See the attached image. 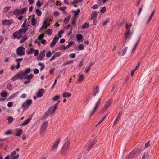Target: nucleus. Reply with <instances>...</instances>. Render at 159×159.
I'll return each instance as SVG.
<instances>
[{
    "label": "nucleus",
    "instance_id": "47",
    "mask_svg": "<svg viewBox=\"0 0 159 159\" xmlns=\"http://www.w3.org/2000/svg\"><path fill=\"white\" fill-rule=\"evenodd\" d=\"M154 13V11L153 12H152V13H151V15L149 17V18L148 19V21H147V24H148L149 23V22L151 20L152 17L153 16Z\"/></svg>",
    "mask_w": 159,
    "mask_h": 159
},
{
    "label": "nucleus",
    "instance_id": "2",
    "mask_svg": "<svg viewBox=\"0 0 159 159\" xmlns=\"http://www.w3.org/2000/svg\"><path fill=\"white\" fill-rule=\"evenodd\" d=\"M60 101H58L55 104L53 105L46 112L44 116H48L53 113L59 105Z\"/></svg>",
    "mask_w": 159,
    "mask_h": 159
},
{
    "label": "nucleus",
    "instance_id": "54",
    "mask_svg": "<svg viewBox=\"0 0 159 159\" xmlns=\"http://www.w3.org/2000/svg\"><path fill=\"white\" fill-rule=\"evenodd\" d=\"M52 55L51 52L49 51L48 53L46 54V56L47 58H48L50 57Z\"/></svg>",
    "mask_w": 159,
    "mask_h": 159
},
{
    "label": "nucleus",
    "instance_id": "4",
    "mask_svg": "<svg viewBox=\"0 0 159 159\" xmlns=\"http://www.w3.org/2000/svg\"><path fill=\"white\" fill-rule=\"evenodd\" d=\"M51 20V19L49 18L45 19L42 25V26L40 28V30H45L47 28L50 26V22Z\"/></svg>",
    "mask_w": 159,
    "mask_h": 159
},
{
    "label": "nucleus",
    "instance_id": "15",
    "mask_svg": "<svg viewBox=\"0 0 159 159\" xmlns=\"http://www.w3.org/2000/svg\"><path fill=\"white\" fill-rule=\"evenodd\" d=\"M13 22L11 20H5L3 21L2 24L4 25H9L12 23Z\"/></svg>",
    "mask_w": 159,
    "mask_h": 159
},
{
    "label": "nucleus",
    "instance_id": "40",
    "mask_svg": "<svg viewBox=\"0 0 159 159\" xmlns=\"http://www.w3.org/2000/svg\"><path fill=\"white\" fill-rule=\"evenodd\" d=\"M84 49V47L83 44H80L78 47V50H82Z\"/></svg>",
    "mask_w": 159,
    "mask_h": 159
},
{
    "label": "nucleus",
    "instance_id": "31",
    "mask_svg": "<svg viewBox=\"0 0 159 159\" xmlns=\"http://www.w3.org/2000/svg\"><path fill=\"white\" fill-rule=\"evenodd\" d=\"M20 11L19 9H16L14 10L13 11V14L15 15H17L19 14Z\"/></svg>",
    "mask_w": 159,
    "mask_h": 159
},
{
    "label": "nucleus",
    "instance_id": "25",
    "mask_svg": "<svg viewBox=\"0 0 159 159\" xmlns=\"http://www.w3.org/2000/svg\"><path fill=\"white\" fill-rule=\"evenodd\" d=\"M63 98H68L70 97L71 96V94L69 92H65L62 94Z\"/></svg>",
    "mask_w": 159,
    "mask_h": 159
},
{
    "label": "nucleus",
    "instance_id": "18",
    "mask_svg": "<svg viewBox=\"0 0 159 159\" xmlns=\"http://www.w3.org/2000/svg\"><path fill=\"white\" fill-rule=\"evenodd\" d=\"M127 49V47H125V49L122 50L120 51H119L118 54L120 56H123L125 55Z\"/></svg>",
    "mask_w": 159,
    "mask_h": 159
},
{
    "label": "nucleus",
    "instance_id": "22",
    "mask_svg": "<svg viewBox=\"0 0 159 159\" xmlns=\"http://www.w3.org/2000/svg\"><path fill=\"white\" fill-rule=\"evenodd\" d=\"M140 38V36H139L136 39V44H135L134 47L133 48L132 52H133L135 49L136 48V47H137V44H138V42H139V40Z\"/></svg>",
    "mask_w": 159,
    "mask_h": 159
},
{
    "label": "nucleus",
    "instance_id": "30",
    "mask_svg": "<svg viewBox=\"0 0 159 159\" xmlns=\"http://www.w3.org/2000/svg\"><path fill=\"white\" fill-rule=\"evenodd\" d=\"M33 76L34 75L33 74H30L28 76H26V78L27 80L30 81L31 79L33 78Z\"/></svg>",
    "mask_w": 159,
    "mask_h": 159
},
{
    "label": "nucleus",
    "instance_id": "10",
    "mask_svg": "<svg viewBox=\"0 0 159 159\" xmlns=\"http://www.w3.org/2000/svg\"><path fill=\"white\" fill-rule=\"evenodd\" d=\"M60 139H59L57 140L53 143L52 147V150L54 152H56L57 150V148L59 143L60 142Z\"/></svg>",
    "mask_w": 159,
    "mask_h": 159
},
{
    "label": "nucleus",
    "instance_id": "13",
    "mask_svg": "<svg viewBox=\"0 0 159 159\" xmlns=\"http://www.w3.org/2000/svg\"><path fill=\"white\" fill-rule=\"evenodd\" d=\"M59 40V38L57 35L55 36L53 39L52 42L51 43L50 46L51 47H53Z\"/></svg>",
    "mask_w": 159,
    "mask_h": 159
},
{
    "label": "nucleus",
    "instance_id": "16",
    "mask_svg": "<svg viewBox=\"0 0 159 159\" xmlns=\"http://www.w3.org/2000/svg\"><path fill=\"white\" fill-rule=\"evenodd\" d=\"M93 95L94 97H95L97 94H98L99 92V89L98 86H97L94 88L93 89Z\"/></svg>",
    "mask_w": 159,
    "mask_h": 159
},
{
    "label": "nucleus",
    "instance_id": "42",
    "mask_svg": "<svg viewBox=\"0 0 159 159\" xmlns=\"http://www.w3.org/2000/svg\"><path fill=\"white\" fill-rule=\"evenodd\" d=\"M84 77V76L83 75H79V76L78 79V81L79 82H81L82 80Z\"/></svg>",
    "mask_w": 159,
    "mask_h": 159
},
{
    "label": "nucleus",
    "instance_id": "6",
    "mask_svg": "<svg viewBox=\"0 0 159 159\" xmlns=\"http://www.w3.org/2000/svg\"><path fill=\"white\" fill-rule=\"evenodd\" d=\"M48 124V122L47 121H45L42 124L40 129V135L41 136H43L44 134V132L47 128V125Z\"/></svg>",
    "mask_w": 159,
    "mask_h": 159
},
{
    "label": "nucleus",
    "instance_id": "23",
    "mask_svg": "<svg viewBox=\"0 0 159 159\" xmlns=\"http://www.w3.org/2000/svg\"><path fill=\"white\" fill-rule=\"evenodd\" d=\"M34 48H30L27 51V53L28 54H32L34 52Z\"/></svg>",
    "mask_w": 159,
    "mask_h": 159
},
{
    "label": "nucleus",
    "instance_id": "48",
    "mask_svg": "<svg viewBox=\"0 0 159 159\" xmlns=\"http://www.w3.org/2000/svg\"><path fill=\"white\" fill-rule=\"evenodd\" d=\"M12 85L10 83L8 84H7V88L9 90H11L12 89Z\"/></svg>",
    "mask_w": 159,
    "mask_h": 159
},
{
    "label": "nucleus",
    "instance_id": "45",
    "mask_svg": "<svg viewBox=\"0 0 159 159\" xmlns=\"http://www.w3.org/2000/svg\"><path fill=\"white\" fill-rule=\"evenodd\" d=\"M69 48V47L68 46V45H67L66 46L63 45L61 47L60 49L61 50H66V49H67Z\"/></svg>",
    "mask_w": 159,
    "mask_h": 159
},
{
    "label": "nucleus",
    "instance_id": "35",
    "mask_svg": "<svg viewBox=\"0 0 159 159\" xmlns=\"http://www.w3.org/2000/svg\"><path fill=\"white\" fill-rule=\"evenodd\" d=\"M23 131L21 129H19L17 132L16 134L17 136H20L22 134Z\"/></svg>",
    "mask_w": 159,
    "mask_h": 159
},
{
    "label": "nucleus",
    "instance_id": "3",
    "mask_svg": "<svg viewBox=\"0 0 159 159\" xmlns=\"http://www.w3.org/2000/svg\"><path fill=\"white\" fill-rule=\"evenodd\" d=\"M70 144V142L68 141L62 146L61 152L63 155H65L68 152L69 150Z\"/></svg>",
    "mask_w": 159,
    "mask_h": 159
},
{
    "label": "nucleus",
    "instance_id": "62",
    "mask_svg": "<svg viewBox=\"0 0 159 159\" xmlns=\"http://www.w3.org/2000/svg\"><path fill=\"white\" fill-rule=\"evenodd\" d=\"M76 17H73L72 19L73 20L72 21V23L73 25H75V19H76Z\"/></svg>",
    "mask_w": 159,
    "mask_h": 159
},
{
    "label": "nucleus",
    "instance_id": "63",
    "mask_svg": "<svg viewBox=\"0 0 159 159\" xmlns=\"http://www.w3.org/2000/svg\"><path fill=\"white\" fill-rule=\"evenodd\" d=\"M118 118H117L115 120L113 124V126H114L116 125L118 121Z\"/></svg>",
    "mask_w": 159,
    "mask_h": 159
},
{
    "label": "nucleus",
    "instance_id": "60",
    "mask_svg": "<svg viewBox=\"0 0 159 159\" xmlns=\"http://www.w3.org/2000/svg\"><path fill=\"white\" fill-rule=\"evenodd\" d=\"M44 37V35L43 34H41L38 37V39L39 40H40L43 39Z\"/></svg>",
    "mask_w": 159,
    "mask_h": 159
},
{
    "label": "nucleus",
    "instance_id": "53",
    "mask_svg": "<svg viewBox=\"0 0 159 159\" xmlns=\"http://www.w3.org/2000/svg\"><path fill=\"white\" fill-rule=\"evenodd\" d=\"M36 24V20L35 19L32 18L31 20V25L34 26Z\"/></svg>",
    "mask_w": 159,
    "mask_h": 159
},
{
    "label": "nucleus",
    "instance_id": "55",
    "mask_svg": "<svg viewBox=\"0 0 159 159\" xmlns=\"http://www.w3.org/2000/svg\"><path fill=\"white\" fill-rule=\"evenodd\" d=\"M36 5L39 7L41 6V1L39 0H38L36 2Z\"/></svg>",
    "mask_w": 159,
    "mask_h": 159
},
{
    "label": "nucleus",
    "instance_id": "34",
    "mask_svg": "<svg viewBox=\"0 0 159 159\" xmlns=\"http://www.w3.org/2000/svg\"><path fill=\"white\" fill-rule=\"evenodd\" d=\"M35 12L38 16H39L41 15L42 12L39 9H36L35 10Z\"/></svg>",
    "mask_w": 159,
    "mask_h": 159
},
{
    "label": "nucleus",
    "instance_id": "49",
    "mask_svg": "<svg viewBox=\"0 0 159 159\" xmlns=\"http://www.w3.org/2000/svg\"><path fill=\"white\" fill-rule=\"evenodd\" d=\"M27 39V37L25 36V37H23L20 41V43H23V42H24L26 39Z\"/></svg>",
    "mask_w": 159,
    "mask_h": 159
},
{
    "label": "nucleus",
    "instance_id": "37",
    "mask_svg": "<svg viewBox=\"0 0 159 159\" xmlns=\"http://www.w3.org/2000/svg\"><path fill=\"white\" fill-rule=\"evenodd\" d=\"M38 65L41 67V68L40 69V70H43L45 68V65L43 63H39L38 64Z\"/></svg>",
    "mask_w": 159,
    "mask_h": 159
},
{
    "label": "nucleus",
    "instance_id": "8",
    "mask_svg": "<svg viewBox=\"0 0 159 159\" xmlns=\"http://www.w3.org/2000/svg\"><path fill=\"white\" fill-rule=\"evenodd\" d=\"M112 102V99H110L108 101H106V104L104 105L102 108V113L106 111L108 108L110 107V105L111 104Z\"/></svg>",
    "mask_w": 159,
    "mask_h": 159
},
{
    "label": "nucleus",
    "instance_id": "32",
    "mask_svg": "<svg viewBox=\"0 0 159 159\" xmlns=\"http://www.w3.org/2000/svg\"><path fill=\"white\" fill-rule=\"evenodd\" d=\"M67 8V7H60L59 8V9L62 11L63 13L65 14L66 13V11H65V10Z\"/></svg>",
    "mask_w": 159,
    "mask_h": 159
},
{
    "label": "nucleus",
    "instance_id": "27",
    "mask_svg": "<svg viewBox=\"0 0 159 159\" xmlns=\"http://www.w3.org/2000/svg\"><path fill=\"white\" fill-rule=\"evenodd\" d=\"M52 29H47L46 31V33L48 36L51 35L52 34Z\"/></svg>",
    "mask_w": 159,
    "mask_h": 159
},
{
    "label": "nucleus",
    "instance_id": "1",
    "mask_svg": "<svg viewBox=\"0 0 159 159\" xmlns=\"http://www.w3.org/2000/svg\"><path fill=\"white\" fill-rule=\"evenodd\" d=\"M28 29L27 27L20 29L18 31L16 32L13 34L14 38H17L18 39H19L22 35L27 32Z\"/></svg>",
    "mask_w": 159,
    "mask_h": 159
},
{
    "label": "nucleus",
    "instance_id": "43",
    "mask_svg": "<svg viewBox=\"0 0 159 159\" xmlns=\"http://www.w3.org/2000/svg\"><path fill=\"white\" fill-rule=\"evenodd\" d=\"M70 17V16H69L65 18L64 20V22L66 24H67L69 20Z\"/></svg>",
    "mask_w": 159,
    "mask_h": 159
},
{
    "label": "nucleus",
    "instance_id": "26",
    "mask_svg": "<svg viewBox=\"0 0 159 159\" xmlns=\"http://www.w3.org/2000/svg\"><path fill=\"white\" fill-rule=\"evenodd\" d=\"M31 69L30 68H28L26 69L24 72L23 71V73L25 77L28 75V74L29 73Z\"/></svg>",
    "mask_w": 159,
    "mask_h": 159
},
{
    "label": "nucleus",
    "instance_id": "39",
    "mask_svg": "<svg viewBox=\"0 0 159 159\" xmlns=\"http://www.w3.org/2000/svg\"><path fill=\"white\" fill-rule=\"evenodd\" d=\"M92 65V63L90 64L87 67L85 68V72L86 73H87L89 70L90 68Z\"/></svg>",
    "mask_w": 159,
    "mask_h": 159
},
{
    "label": "nucleus",
    "instance_id": "41",
    "mask_svg": "<svg viewBox=\"0 0 159 159\" xmlns=\"http://www.w3.org/2000/svg\"><path fill=\"white\" fill-rule=\"evenodd\" d=\"M1 96L2 97H6L7 96V94L5 91H3L2 92L1 94Z\"/></svg>",
    "mask_w": 159,
    "mask_h": 159
},
{
    "label": "nucleus",
    "instance_id": "29",
    "mask_svg": "<svg viewBox=\"0 0 159 159\" xmlns=\"http://www.w3.org/2000/svg\"><path fill=\"white\" fill-rule=\"evenodd\" d=\"M19 93V92H17L16 93H15L13 95L11 96L8 99V101L10 100L11 98H13L15 97L16 96L17 94H18Z\"/></svg>",
    "mask_w": 159,
    "mask_h": 159
},
{
    "label": "nucleus",
    "instance_id": "7",
    "mask_svg": "<svg viewBox=\"0 0 159 159\" xmlns=\"http://www.w3.org/2000/svg\"><path fill=\"white\" fill-rule=\"evenodd\" d=\"M25 48L23 46H20L17 48L16 50L17 54L19 56H22L25 54Z\"/></svg>",
    "mask_w": 159,
    "mask_h": 159
},
{
    "label": "nucleus",
    "instance_id": "9",
    "mask_svg": "<svg viewBox=\"0 0 159 159\" xmlns=\"http://www.w3.org/2000/svg\"><path fill=\"white\" fill-rule=\"evenodd\" d=\"M32 103V100L31 99H29L27 100L22 105V107L24 108V110H26Z\"/></svg>",
    "mask_w": 159,
    "mask_h": 159
},
{
    "label": "nucleus",
    "instance_id": "64",
    "mask_svg": "<svg viewBox=\"0 0 159 159\" xmlns=\"http://www.w3.org/2000/svg\"><path fill=\"white\" fill-rule=\"evenodd\" d=\"M7 106L8 107H11L13 106V104L12 102H9L7 104Z\"/></svg>",
    "mask_w": 159,
    "mask_h": 159
},
{
    "label": "nucleus",
    "instance_id": "33",
    "mask_svg": "<svg viewBox=\"0 0 159 159\" xmlns=\"http://www.w3.org/2000/svg\"><path fill=\"white\" fill-rule=\"evenodd\" d=\"M11 8V6H6L3 9V11L5 13L7 12Z\"/></svg>",
    "mask_w": 159,
    "mask_h": 159
},
{
    "label": "nucleus",
    "instance_id": "44",
    "mask_svg": "<svg viewBox=\"0 0 159 159\" xmlns=\"http://www.w3.org/2000/svg\"><path fill=\"white\" fill-rule=\"evenodd\" d=\"M98 15V13L96 12H93L91 15V17L92 18H94L97 17Z\"/></svg>",
    "mask_w": 159,
    "mask_h": 159
},
{
    "label": "nucleus",
    "instance_id": "21",
    "mask_svg": "<svg viewBox=\"0 0 159 159\" xmlns=\"http://www.w3.org/2000/svg\"><path fill=\"white\" fill-rule=\"evenodd\" d=\"M31 118H29L27 119H26L25 121H24L23 123H21L20 125L22 126H25L27 124H28L30 122L31 120Z\"/></svg>",
    "mask_w": 159,
    "mask_h": 159
},
{
    "label": "nucleus",
    "instance_id": "14",
    "mask_svg": "<svg viewBox=\"0 0 159 159\" xmlns=\"http://www.w3.org/2000/svg\"><path fill=\"white\" fill-rule=\"evenodd\" d=\"M16 153V151L15 150L13 152H11V157H10V159H17L19 156V154L15 156V155Z\"/></svg>",
    "mask_w": 159,
    "mask_h": 159
},
{
    "label": "nucleus",
    "instance_id": "24",
    "mask_svg": "<svg viewBox=\"0 0 159 159\" xmlns=\"http://www.w3.org/2000/svg\"><path fill=\"white\" fill-rule=\"evenodd\" d=\"M77 40L82 42L83 41L82 36L81 34H77L76 35Z\"/></svg>",
    "mask_w": 159,
    "mask_h": 159
},
{
    "label": "nucleus",
    "instance_id": "56",
    "mask_svg": "<svg viewBox=\"0 0 159 159\" xmlns=\"http://www.w3.org/2000/svg\"><path fill=\"white\" fill-rule=\"evenodd\" d=\"M27 10V9L26 8H23L21 11V14H23L25 13Z\"/></svg>",
    "mask_w": 159,
    "mask_h": 159
},
{
    "label": "nucleus",
    "instance_id": "51",
    "mask_svg": "<svg viewBox=\"0 0 159 159\" xmlns=\"http://www.w3.org/2000/svg\"><path fill=\"white\" fill-rule=\"evenodd\" d=\"M34 56L35 57L38 56L39 54V50L38 49L34 50Z\"/></svg>",
    "mask_w": 159,
    "mask_h": 159
},
{
    "label": "nucleus",
    "instance_id": "36",
    "mask_svg": "<svg viewBox=\"0 0 159 159\" xmlns=\"http://www.w3.org/2000/svg\"><path fill=\"white\" fill-rule=\"evenodd\" d=\"M7 120H8V123L9 124L11 123L13 121V118L11 116H9L8 117Z\"/></svg>",
    "mask_w": 159,
    "mask_h": 159
},
{
    "label": "nucleus",
    "instance_id": "19",
    "mask_svg": "<svg viewBox=\"0 0 159 159\" xmlns=\"http://www.w3.org/2000/svg\"><path fill=\"white\" fill-rule=\"evenodd\" d=\"M96 141H93L88 144L89 148L88 149V151H89L92 147L95 144Z\"/></svg>",
    "mask_w": 159,
    "mask_h": 159
},
{
    "label": "nucleus",
    "instance_id": "52",
    "mask_svg": "<svg viewBox=\"0 0 159 159\" xmlns=\"http://www.w3.org/2000/svg\"><path fill=\"white\" fill-rule=\"evenodd\" d=\"M60 96L59 95H56L55 97L52 98V100L54 101H57L59 99Z\"/></svg>",
    "mask_w": 159,
    "mask_h": 159
},
{
    "label": "nucleus",
    "instance_id": "12",
    "mask_svg": "<svg viewBox=\"0 0 159 159\" xmlns=\"http://www.w3.org/2000/svg\"><path fill=\"white\" fill-rule=\"evenodd\" d=\"M45 50H44L43 51L40 52L39 54L37 57V60L38 61H41L43 60V58L45 56Z\"/></svg>",
    "mask_w": 159,
    "mask_h": 159
},
{
    "label": "nucleus",
    "instance_id": "20",
    "mask_svg": "<svg viewBox=\"0 0 159 159\" xmlns=\"http://www.w3.org/2000/svg\"><path fill=\"white\" fill-rule=\"evenodd\" d=\"M133 34V32H131L129 30V31H127L126 34L125 35V36L126 39H128L131 37Z\"/></svg>",
    "mask_w": 159,
    "mask_h": 159
},
{
    "label": "nucleus",
    "instance_id": "46",
    "mask_svg": "<svg viewBox=\"0 0 159 159\" xmlns=\"http://www.w3.org/2000/svg\"><path fill=\"white\" fill-rule=\"evenodd\" d=\"M89 27V24L87 23H84L83 26H82V28L84 29L85 28H88Z\"/></svg>",
    "mask_w": 159,
    "mask_h": 159
},
{
    "label": "nucleus",
    "instance_id": "58",
    "mask_svg": "<svg viewBox=\"0 0 159 159\" xmlns=\"http://www.w3.org/2000/svg\"><path fill=\"white\" fill-rule=\"evenodd\" d=\"M61 54V53L60 52H56L54 55H55V57H59L60 56Z\"/></svg>",
    "mask_w": 159,
    "mask_h": 159
},
{
    "label": "nucleus",
    "instance_id": "38",
    "mask_svg": "<svg viewBox=\"0 0 159 159\" xmlns=\"http://www.w3.org/2000/svg\"><path fill=\"white\" fill-rule=\"evenodd\" d=\"M80 11V9H78L75 12L74 17H75L76 18V16L79 14Z\"/></svg>",
    "mask_w": 159,
    "mask_h": 159
},
{
    "label": "nucleus",
    "instance_id": "50",
    "mask_svg": "<svg viewBox=\"0 0 159 159\" xmlns=\"http://www.w3.org/2000/svg\"><path fill=\"white\" fill-rule=\"evenodd\" d=\"M106 8L105 7H103L100 10V12L102 13H104L106 12Z\"/></svg>",
    "mask_w": 159,
    "mask_h": 159
},
{
    "label": "nucleus",
    "instance_id": "57",
    "mask_svg": "<svg viewBox=\"0 0 159 159\" xmlns=\"http://www.w3.org/2000/svg\"><path fill=\"white\" fill-rule=\"evenodd\" d=\"M12 131L11 130H8L5 133V135H10Z\"/></svg>",
    "mask_w": 159,
    "mask_h": 159
},
{
    "label": "nucleus",
    "instance_id": "5",
    "mask_svg": "<svg viewBox=\"0 0 159 159\" xmlns=\"http://www.w3.org/2000/svg\"><path fill=\"white\" fill-rule=\"evenodd\" d=\"M25 78L26 77L23 73V71H21L11 78V80L12 81H14L18 79H22Z\"/></svg>",
    "mask_w": 159,
    "mask_h": 159
},
{
    "label": "nucleus",
    "instance_id": "11",
    "mask_svg": "<svg viewBox=\"0 0 159 159\" xmlns=\"http://www.w3.org/2000/svg\"><path fill=\"white\" fill-rule=\"evenodd\" d=\"M101 97H100V98H99L98 100L97 101L96 103L95 104V106L94 107L93 110L90 113V114L91 115H92L95 111L98 108L99 106V105L101 103Z\"/></svg>",
    "mask_w": 159,
    "mask_h": 159
},
{
    "label": "nucleus",
    "instance_id": "28",
    "mask_svg": "<svg viewBox=\"0 0 159 159\" xmlns=\"http://www.w3.org/2000/svg\"><path fill=\"white\" fill-rule=\"evenodd\" d=\"M109 112L108 111L107 114L105 115L104 117L102 118V119L98 123V124L96 125V126H98L99 124H100L104 120V119L107 117L108 115L109 114Z\"/></svg>",
    "mask_w": 159,
    "mask_h": 159
},
{
    "label": "nucleus",
    "instance_id": "59",
    "mask_svg": "<svg viewBox=\"0 0 159 159\" xmlns=\"http://www.w3.org/2000/svg\"><path fill=\"white\" fill-rule=\"evenodd\" d=\"M80 2L79 0H74L73 2L70 3V4H73L76 3H77Z\"/></svg>",
    "mask_w": 159,
    "mask_h": 159
},
{
    "label": "nucleus",
    "instance_id": "17",
    "mask_svg": "<svg viewBox=\"0 0 159 159\" xmlns=\"http://www.w3.org/2000/svg\"><path fill=\"white\" fill-rule=\"evenodd\" d=\"M44 93V90L41 89H40L37 93V97H42Z\"/></svg>",
    "mask_w": 159,
    "mask_h": 159
},
{
    "label": "nucleus",
    "instance_id": "61",
    "mask_svg": "<svg viewBox=\"0 0 159 159\" xmlns=\"http://www.w3.org/2000/svg\"><path fill=\"white\" fill-rule=\"evenodd\" d=\"M75 55L76 54L75 53H71L70 55L69 56L71 58H73L75 57Z\"/></svg>",
    "mask_w": 159,
    "mask_h": 159
}]
</instances>
